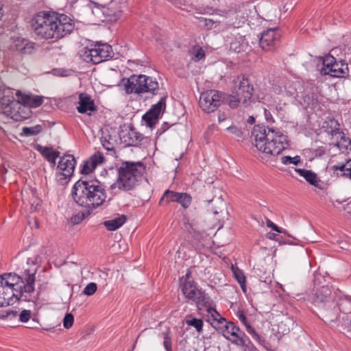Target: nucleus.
Returning <instances> with one entry per match:
<instances>
[{
  "label": "nucleus",
  "instance_id": "obj_1",
  "mask_svg": "<svg viewBox=\"0 0 351 351\" xmlns=\"http://www.w3.org/2000/svg\"><path fill=\"white\" fill-rule=\"evenodd\" d=\"M40 256L33 255L22 264L20 275L5 273L0 275V307L13 305L18 302L24 293L34 291L35 275Z\"/></svg>",
  "mask_w": 351,
  "mask_h": 351
},
{
  "label": "nucleus",
  "instance_id": "obj_2",
  "mask_svg": "<svg viewBox=\"0 0 351 351\" xmlns=\"http://www.w3.org/2000/svg\"><path fill=\"white\" fill-rule=\"evenodd\" d=\"M32 27L38 37L54 42L71 34L75 29V23L64 14L40 12L32 19Z\"/></svg>",
  "mask_w": 351,
  "mask_h": 351
},
{
  "label": "nucleus",
  "instance_id": "obj_3",
  "mask_svg": "<svg viewBox=\"0 0 351 351\" xmlns=\"http://www.w3.org/2000/svg\"><path fill=\"white\" fill-rule=\"evenodd\" d=\"M252 138L258 150L270 156H278L289 147L287 136L278 129L255 125Z\"/></svg>",
  "mask_w": 351,
  "mask_h": 351
},
{
  "label": "nucleus",
  "instance_id": "obj_4",
  "mask_svg": "<svg viewBox=\"0 0 351 351\" xmlns=\"http://www.w3.org/2000/svg\"><path fill=\"white\" fill-rule=\"evenodd\" d=\"M71 193L78 205L89 210L104 205L107 198L105 186L97 180H79L73 185Z\"/></svg>",
  "mask_w": 351,
  "mask_h": 351
},
{
  "label": "nucleus",
  "instance_id": "obj_5",
  "mask_svg": "<svg viewBox=\"0 0 351 351\" xmlns=\"http://www.w3.org/2000/svg\"><path fill=\"white\" fill-rule=\"evenodd\" d=\"M145 171V166L141 162H122L117 168V178L111 188L122 191L134 190L140 184Z\"/></svg>",
  "mask_w": 351,
  "mask_h": 351
},
{
  "label": "nucleus",
  "instance_id": "obj_6",
  "mask_svg": "<svg viewBox=\"0 0 351 351\" xmlns=\"http://www.w3.org/2000/svg\"><path fill=\"white\" fill-rule=\"evenodd\" d=\"M230 92L226 101L230 108L234 109L240 104L247 106L251 103L254 87L250 79L246 75L241 74L232 79Z\"/></svg>",
  "mask_w": 351,
  "mask_h": 351
},
{
  "label": "nucleus",
  "instance_id": "obj_7",
  "mask_svg": "<svg viewBox=\"0 0 351 351\" xmlns=\"http://www.w3.org/2000/svg\"><path fill=\"white\" fill-rule=\"evenodd\" d=\"M122 83L127 94L151 93L156 95L158 90V82L144 75H133L128 79H123Z\"/></svg>",
  "mask_w": 351,
  "mask_h": 351
},
{
  "label": "nucleus",
  "instance_id": "obj_8",
  "mask_svg": "<svg viewBox=\"0 0 351 351\" xmlns=\"http://www.w3.org/2000/svg\"><path fill=\"white\" fill-rule=\"evenodd\" d=\"M2 96L0 97V112L11 118L19 120L20 119H26L29 117L30 111L24 114H21V105L19 102V98L15 99L14 97V90L11 88H4L1 91Z\"/></svg>",
  "mask_w": 351,
  "mask_h": 351
},
{
  "label": "nucleus",
  "instance_id": "obj_9",
  "mask_svg": "<svg viewBox=\"0 0 351 351\" xmlns=\"http://www.w3.org/2000/svg\"><path fill=\"white\" fill-rule=\"evenodd\" d=\"M114 52L110 45L96 43L85 49L82 58L87 62L97 64L112 58Z\"/></svg>",
  "mask_w": 351,
  "mask_h": 351
},
{
  "label": "nucleus",
  "instance_id": "obj_10",
  "mask_svg": "<svg viewBox=\"0 0 351 351\" xmlns=\"http://www.w3.org/2000/svg\"><path fill=\"white\" fill-rule=\"evenodd\" d=\"M322 68L320 73L322 75H329L333 77H344L348 74V67L342 61L337 62L335 57L327 55L322 58Z\"/></svg>",
  "mask_w": 351,
  "mask_h": 351
},
{
  "label": "nucleus",
  "instance_id": "obj_11",
  "mask_svg": "<svg viewBox=\"0 0 351 351\" xmlns=\"http://www.w3.org/2000/svg\"><path fill=\"white\" fill-rule=\"evenodd\" d=\"M215 328L219 331L222 335L233 343L238 346H245L249 343V339L245 335L240 331L239 327L236 326L233 322H227L219 326H215Z\"/></svg>",
  "mask_w": 351,
  "mask_h": 351
},
{
  "label": "nucleus",
  "instance_id": "obj_12",
  "mask_svg": "<svg viewBox=\"0 0 351 351\" xmlns=\"http://www.w3.org/2000/svg\"><path fill=\"white\" fill-rule=\"evenodd\" d=\"M222 93L208 90L202 93L199 100V107L207 113L214 112L222 103Z\"/></svg>",
  "mask_w": 351,
  "mask_h": 351
},
{
  "label": "nucleus",
  "instance_id": "obj_13",
  "mask_svg": "<svg viewBox=\"0 0 351 351\" xmlns=\"http://www.w3.org/2000/svg\"><path fill=\"white\" fill-rule=\"evenodd\" d=\"M182 291L189 300L195 302L197 306H206L209 298L200 289H198L193 281H185L182 285Z\"/></svg>",
  "mask_w": 351,
  "mask_h": 351
},
{
  "label": "nucleus",
  "instance_id": "obj_14",
  "mask_svg": "<svg viewBox=\"0 0 351 351\" xmlns=\"http://www.w3.org/2000/svg\"><path fill=\"white\" fill-rule=\"evenodd\" d=\"M207 211L213 215V218L219 223V227L228 219L226 204L221 195L208 201Z\"/></svg>",
  "mask_w": 351,
  "mask_h": 351
},
{
  "label": "nucleus",
  "instance_id": "obj_15",
  "mask_svg": "<svg viewBox=\"0 0 351 351\" xmlns=\"http://www.w3.org/2000/svg\"><path fill=\"white\" fill-rule=\"evenodd\" d=\"M192 198L190 195L186 193H178L167 190L160 199V204L162 202H178L184 208H188L191 204Z\"/></svg>",
  "mask_w": 351,
  "mask_h": 351
},
{
  "label": "nucleus",
  "instance_id": "obj_16",
  "mask_svg": "<svg viewBox=\"0 0 351 351\" xmlns=\"http://www.w3.org/2000/svg\"><path fill=\"white\" fill-rule=\"evenodd\" d=\"M76 161L73 155L65 154L60 157L57 169L64 178L71 176L74 172Z\"/></svg>",
  "mask_w": 351,
  "mask_h": 351
},
{
  "label": "nucleus",
  "instance_id": "obj_17",
  "mask_svg": "<svg viewBox=\"0 0 351 351\" xmlns=\"http://www.w3.org/2000/svg\"><path fill=\"white\" fill-rule=\"evenodd\" d=\"M279 38L280 34L278 29H269L263 32L261 37L259 38L260 47L265 51L271 50L276 46Z\"/></svg>",
  "mask_w": 351,
  "mask_h": 351
},
{
  "label": "nucleus",
  "instance_id": "obj_18",
  "mask_svg": "<svg viewBox=\"0 0 351 351\" xmlns=\"http://www.w3.org/2000/svg\"><path fill=\"white\" fill-rule=\"evenodd\" d=\"M15 95L19 98L21 105V114L25 107L38 108L43 103V97L34 95L21 94V91H16Z\"/></svg>",
  "mask_w": 351,
  "mask_h": 351
},
{
  "label": "nucleus",
  "instance_id": "obj_19",
  "mask_svg": "<svg viewBox=\"0 0 351 351\" xmlns=\"http://www.w3.org/2000/svg\"><path fill=\"white\" fill-rule=\"evenodd\" d=\"M11 49L22 54H30L34 50V43L23 38H16L13 40Z\"/></svg>",
  "mask_w": 351,
  "mask_h": 351
},
{
  "label": "nucleus",
  "instance_id": "obj_20",
  "mask_svg": "<svg viewBox=\"0 0 351 351\" xmlns=\"http://www.w3.org/2000/svg\"><path fill=\"white\" fill-rule=\"evenodd\" d=\"M78 104L77 109L80 113L90 114V112L96 110L94 101L86 94L81 93L79 95Z\"/></svg>",
  "mask_w": 351,
  "mask_h": 351
},
{
  "label": "nucleus",
  "instance_id": "obj_21",
  "mask_svg": "<svg viewBox=\"0 0 351 351\" xmlns=\"http://www.w3.org/2000/svg\"><path fill=\"white\" fill-rule=\"evenodd\" d=\"M104 159V157L102 154L99 152L95 154L84 163L81 173L83 174L91 173L99 165L103 162Z\"/></svg>",
  "mask_w": 351,
  "mask_h": 351
},
{
  "label": "nucleus",
  "instance_id": "obj_22",
  "mask_svg": "<svg viewBox=\"0 0 351 351\" xmlns=\"http://www.w3.org/2000/svg\"><path fill=\"white\" fill-rule=\"evenodd\" d=\"M36 150L38 151L53 166L56 165V159L60 156V152L58 151L53 150L52 147H43L38 145L36 146Z\"/></svg>",
  "mask_w": 351,
  "mask_h": 351
},
{
  "label": "nucleus",
  "instance_id": "obj_23",
  "mask_svg": "<svg viewBox=\"0 0 351 351\" xmlns=\"http://www.w3.org/2000/svg\"><path fill=\"white\" fill-rule=\"evenodd\" d=\"M295 322L293 318L288 315H283L278 323V332L285 335L293 328Z\"/></svg>",
  "mask_w": 351,
  "mask_h": 351
},
{
  "label": "nucleus",
  "instance_id": "obj_24",
  "mask_svg": "<svg viewBox=\"0 0 351 351\" xmlns=\"http://www.w3.org/2000/svg\"><path fill=\"white\" fill-rule=\"evenodd\" d=\"M126 221V217L124 215H119L114 219L105 221L104 226L109 231H114L122 226Z\"/></svg>",
  "mask_w": 351,
  "mask_h": 351
},
{
  "label": "nucleus",
  "instance_id": "obj_25",
  "mask_svg": "<svg viewBox=\"0 0 351 351\" xmlns=\"http://www.w3.org/2000/svg\"><path fill=\"white\" fill-rule=\"evenodd\" d=\"M295 171L303 177L309 184L317 186L319 180L317 175L311 170L304 169H295Z\"/></svg>",
  "mask_w": 351,
  "mask_h": 351
},
{
  "label": "nucleus",
  "instance_id": "obj_26",
  "mask_svg": "<svg viewBox=\"0 0 351 351\" xmlns=\"http://www.w3.org/2000/svg\"><path fill=\"white\" fill-rule=\"evenodd\" d=\"M232 271L234 278L237 280L242 291L245 293L247 291L246 277L244 273L238 267L232 265L231 267Z\"/></svg>",
  "mask_w": 351,
  "mask_h": 351
},
{
  "label": "nucleus",
  "instance_id": "obj_27",
  "mask_svg": "<svg viewBox=\"0 0 351 351\" xmlns=\"http://www.w3.org/2000/svg\"><path fill=\"white\" fill-rule=\"evenodd\" d=\"M335 171H339L341 175L351 178V159H348L343 163H339L332 167Z\"/></svg>",
  "mask_w": 351,
  "mask_h": 351
},
{
  "label": "nucleus",
  "instance_id": "obj_28",
  "mask_svg": "<svg viewBox=\"0 0 351 351\" xmlns=\"http://www.w3.org/2000/svg\"><path fill=\"white\" fill-rule=\"evenodd\" d=\"M313 302L315 306L324 308L330 306V304L332 302V300L329 296H324L322 295H317V293H316V295L313 299Z\"/></svg>",
  "mask_w": 351,
  "mask_h": 351
},
{
  "label": "nucleus",
  "instance_id": "obj_29",
  "mask_svg": "<svg viewBox=\"0 0 351 351\" xmlns=\"http://www.w3.org/2000/svg\"><path fill=\"white\" fill-rule=\"evenodd\" d=\"M166 97H162L156 104L153 105L149 110L152 114L159 118L160 113L165 110Z\"/></svg>",
  "mask_w": 351,
  "mask_h": 351
},
{
  "label": "nucleus",
  "instance_id": "obj_30",
  "mask_svg": "<svg viewBox=\"0 0 351 351\" xmlns=\"http://www.w3.org/2000/svg\"><path fill=\"white\" fill-rule=\"evenodd\" d=\"M189 53L192 59L195 62L199 61L205 57L204 51L198 45L193 46L190 49Z\"/></svg>",
  "mask_w": 351,
  "mask_h": 351
},
{
  "label": "nucleus",
  "instance_id": "obj_31",
  "mask_svg": "<svg viewBox=\"0 0 351 351\" xmlns=\"http://www.w3.org/2000/svg\"><path fill=\"white\" fill-rule=\"evenodd\" d=\"M42 131V127L36 125L33 127H23L22 128L21 135L25 136H30L38 134Z\"/></svg>",
  "mask_w": 351,
  "mask_h": 351
},
{
  "label": "nucleus",
  "instance_id": "obj_32",
  "mask_svg": "<svg viewBox=\"0 0 351 351\" xmlns=\"http://www.w3.org/2000/svg\"><path fill=\"white\" fill-rule=\"evenodd\" d=\"M209 313L211 315L212 317L213 318V326H219L221 324L224 323L226 319L223 317L216 310L213 308H209L208 309Z\"/></svg>",
  "mask_w": 351,
  "mask_h": 351
},
{
  "label": "nucleus",
  "instance_id": "obj_33",
  "mask_svg": "<svg viewBox=\"0 0 351 351\" xmlns=\"http://www.w3.org/2000/svg\"><path fill=\"white\" fill-rule=\"evenodd\" d=\"M281 162L283 165H289L291 164L298 165L301 162L300 156H295L294 157H291L289 156H282L280 158Z\"/></svg>",
  "mask_w": 351,
  "mask_h": 351
},
{
  "label": "nucleus",
  "instance_id": "obj_34",
  "mask_svg": "<svg viewBox=\"0 0 351 351\" xmlns=\"http://www.w3.org/2000/svg\"><path fill=\"white\" fill-rule=\"evenodd\" d=\"M246 331L252 335V338L258 342L260 344H263L265 342L264 338L260 335L256 330L250 324L245 328Z\"/></svg>",
  "mask_w": 351,
  "mask_h": 351
},
{
  "label": "nucleus",
  "instance_id": "obj_35",
  "mask_svg": "<svg viewBox=\"0 0 351 351\" xmlns=\"http://www.w3.org/2000/svg\"><path fill=\"white\" fill-rule=\"evenodd\" d=\"M246 331L252 335V338L258 342L260 344H263L265 342L264 338L260 335L256 330L250 324L245 328Z\"/></svg>",
  "mask_w": 351,
  "mask_h": 351
},
{
  "label": "nucleus",
  "instance_id": "obj_36",
  "mask_svg": "<svg viewBox=\"0 0 351 351\" xmlns=\"http://www.w3.org/2000/svg\"><path fill=\"white\" fill-rule=\"evenodd\" d=\"M143 119L146 122L149 127L152 128L156 124L158 118L148 111L143 116Z\"/></svg>",
  "mask_w": 351,
  "mask_h": 351
},
{
  "label": "nucleus",
  "instance_id": "obj_37",
  "mask_svg": "<svg viewBox=\"0 0 351 351\" xmlns=\"http://www.w3.org/2000/svg\"><path fill=\"white\" fill-rule=\"evenodd\" d=\"M18 317V312L15 310H7L0 313V318L2 319L12 320Z\"/></svg>",
  "mask_w": 351,
  "mask_h": 351
},
{
  "label": "nucleus",
  "instance_id": "obj_38",
  "mask_svg": "<svg viewBox=\"0 0 351 351\" xmlns=\"http://www.w3.org/2000/svg\"><path fill=\"white\" fill-rule=\"evenodd\" d=\"M186 324L189 326H193L197 332H201L202 330L203 322L200 319L193 318L191 319L187 320Z\"/></svg>",
  "mask_w": 351,
  "mask_h": 351
},
{
  "label": "nucleus",
  "instance_id": "obj_39",
  "mask_svg": "<svg viewBox=\"0 0 351 351\" xmlns=\"http://www.w3.org/2000/svg\"><path fill=\"white\" fill-rule=\"evenodd\" d=\"M163 335V346L166 351H172L171 349V339L169 336V330H167L162 333Z\"/></svg>",
  "mask_w": 351,
  "mask_h": 351
},
{
  "label": "nucleus",
  "instance_id": "obj_40",
  "mask_svg": "<svg viewBox=\"0 0 351 351\" xmlns=\"http://www.w3.org/2000/svg\"><path fill=\"white\" fill-rule=\"evenodd\" d=\"M97 287L95 282L88 283L83 290V293L86 295H92L97 291Z\"/></svg>",
  "mask_w": 351,
  "mask_h": 351
},
{
  "label": "nucleus",
  "instance_id": "obj_41",
  "mask_svg": "<svg viewBox=\"0 0 351 351\" xmlns=\"http://www.w3.org/2000/svg\"><path fill=\"white\" fill-rule=\"evenodd\" d=\"M74 322V317L73 314L68 313L65 315L63 319V326L65 328H70Z\"/></svg>",
  "mask_w": 351,
  "mask_h": 351
},
{
  "label": "nucleus",
  "instance_id": "obj_42",
  "mask_svg": "<svg viewBox=\"0 0 351 351\" xmlns=\"http://www.w3.org/2000/svg\"><path fill=\"white\" fill-rule=\"evenodd\" d=\"M266 226L277 232L287 234L286 230L279 228L270 219H267L266 221Z\"/></svg>",
  "mask_w": 351,
  "mask_h": 351
},
{
  "label": "nucleus",
  "instance_id": "obj_43",
  "mask_svg": "<svg viewBox=\"0 0 351 351\" xmlns=\"http://www.w3.org/2000/svg\"><path fill=\"white\" fill-rule=\"evenodd\" d=\"M87 215H88L87 213H83V212L78 213L71 217V221L74 224H78V223H81L83 221V219H84L86 218V217Z\"/></svg>",
  "mask_w": 351,
  "mask_h": 351
},
{
  "label": "nucleus",
  "instance_id": "obj_44",
  "mask_svg": "<svg viewBox=\"0 0 351 351\" xmlns=\"http://www.w3.org/2000/svg\"><path fill=\"white\" fill-rule=\"evenodd\" d=\"M18 316L19 317L20 322H27L31 317V311L23 310Z\"/></svg>",
  "mask_w": 351,
  "mask_h": 351
},
{
  "label": "nucleus",
  "instance_id": "obj_45",
  "mask_svg": "<svg viewBox=\"0 0 351 351\" xmlns=\"http://www.w3.org/2000/svg\"><path fill=\"white\" fill-rule=\"evenodd\" d=\"M227 130L236 137L241 138L242 136V132L235 126H229L227 128Z\"/></svg>",
  "mask_w": 351,
  "mask_h": 351
},
{
  "label": "nucleus",
  "instance_id": "obj_46",
  "mask_svg": "<svg viewBox=\"0 0 351 351\" xmlns=\"http://www.w3.org/2000/svg\"><path fill=\"white\" fill-rule=\"evenodd\" d=\"M263 110H264V114H265V117L267 122V123H274V119L272 117L271 112L266 108H264Z\"/></svg>",
  "mask_w": 351,
  "mask_h": 351
},
{
  "label": "nucleus",
  "instance_id": "obj_47",
  "mask_svg": "<svg viewBox=\"0 0 351 351\" xmlns=\"http://www.w3.org/2000/svg\"><path fill=\"white\" fill-rule=\"evenodd\" d=\"M238 317L239 320L243 323V324L247 327V325H250V324L247 321L246 317L244 315L243 313H238Z\"/></svg>",
  "mask_w": 351,
  "mask_h": 351
},
{
  "label": "nucleus",
  "instance_id": "obj_48",
  "mask_svg": "<svg viewBox=\"0 0 351 351\" xmlns=\"http://www.w3.org/2000/svg\"><path fill=\"white\" fill-rule=\"evenodd\" d=\"M213 12V8L208 6L203 8L202 10L199 12V13L203 14H211Z\"/></svg>",
  "mask_w": 351,
  "mask_h": 351
},
{
  "label": "nucleus",
  "instance_id": "obj_49",
  "mask_svg": "<svg viewBox=\"0 0 351 351\" xmlns=\"http://www.w3.org/2000/svg\"><path fill=\"white\" fill-rule=\"evenodd\" d=\"M227 117L224 113H219L218 115V121L219 123H221L222 121L226 120Z\"/></svg>",
  "mask_w": 351,
  "mask_h": 351
},
{
  "label": "nucleus",
  "instance_id": "obj_50",
  "mask_svg": "<svg viewBox=\"0 0 351 351\" xmlns=\"http://www.w3.org/2000/svg\"><path fill=\"white\" fill-rule=\"evenodd\" d=\"M129 135L130 136H132V135H134L135 137H136V141H140L141 140V136H138L136 135L134 131L131 130L130 132H129Z\"/></svg>",
  "mask_w": 351,
  "mask_h": 351
},
{
  "label": "nucleus",
  "instance_id": "obj_51",
  "mask_svg": "<svg viewBox=\"0 0 351 351\" xmlns=\"http://www.w3.org/2000/svg\"><path fill=\"white\" fill-rule=\"evenodd\" d=\"M276 234L274 233L269 232L267 234V238L271 240H275L276 239Z\"/></svg>",
  "mask_w": 351,
  "mask_h": 351
},
{
  "label": "nucleus",
  "instance_id": "obj_52",
  "mask_svg": "<svg viewBox=\"0 0 351 351\" xmlns=\"http://www.w3.org/2000/svg\"><path fill=\"white\" fill-rule=\"evenodd\" d=\"M255 122V119L253 117H249L247 119V123L250 124H253Z\"/></svg>",
  "mask_w": 351,
  "mask_h": 351
},
{
  "label": "nucleus",
  "instance_id": "obj_53",
  "mask_svg": "<svg viewBox=\"0 0 351 351\" xmlns=\"http://www.w3.org/2000/svg\"><path fill=\"white\" fill-rule=\"evenodd\" d=\"M3 15V4L1 3V2L0 1V19L2 18Z\"/></svg>",
  "mask_w": 351,
  "mask_h": 351
},
{
  "label": "nucleus",
  "instance_id": "obj_54",
  "mask_svg": "<svg viewBox=\"0 0 351 351\" xmlns=\"http://www.w3.org/2000/svg\"><path fill=\"white\" fill-rule=\"evenodd\" d=\"M189 274H190V272H189V271H188V272L186 273V277H188V276H189Z\"/></svg>",
  "mask_w": 351,
  "mask_h": 351
},
{
  "label": "nucleus",
  "instance_id": "obj_55",
  "mask_svg": "<svg viewBox=\"0 0 351 351\" xmlns=\"http://www.w3.org/2000/svg\"><path fill=\"white\" fill-rule=\"evenodd\" d=\"M331 122H334L335 124H337V122L334 121V120H331Z\"/></svg>",
  "mask_w": 351,
  "mask_h": 351
}]
</instances>
